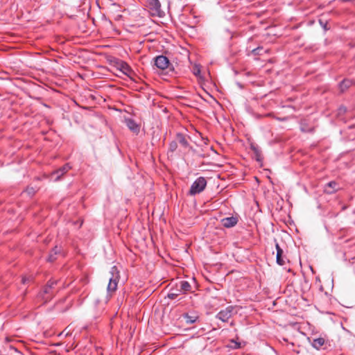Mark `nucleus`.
I'll list each match as a JSON object with an SVG mask.
<instances>
[{
    "mask_svg": "<svg viewBox=\"0 0 355 355\" xmlns=\"http://www.w3.org/2000/svg\"><path fill=\"white\" fill-rule=\"evenodd\" d=\"M327 345V340L324 338H314L311 343V345L313 348L317 350H320L322 349H325L324 347Z\"/></svg>",
    "mask_w": 355,
    "mask_h": 355,
    "instance_id": "12",
    "label": "nucleus"
},
{
    "mask_svg": "<svg viewBox=\"0 0 355 355\" xmlns=\"http://www.w3.org/2000/svg\"><path fill=\"white\" fill-rule=\"evenodd\" d=\"M178 148V141H172L169 143L168 152L174 153Z\"/></svg>",
    "mask_w": 355,
    "mask_h": 355,
    "instance_id": "21",
    "label": "nucleus"
},
{
    "mask_svg": "<svg viewBox=\"0 0 355 355\" xmlns=\"http://www.w3.org/2000/svg\"><path fill=\"white\" fill-rule=\"evenodd\" d=\"M250 149L254 153V158L256 159V161L259 163H261L263 162V157L262 155L261 150L259 148V147L257 144H251Z\"/></svg>",
    "mask_w": 355,
    "mask_h": 355,
    "instance_id": "11",
    "label": "nucleus"
},
{
    "mask_svg": "<svg viewBox=\"0 0 355 355\" xmlns=\"http://www.w3.org/2000/svg\"><path fill=\"white\" fill-rule=\"evenodd\" d=\"M176 141L184 148H187L189 146V143L186 136L180 132L176 134Z\"/></svg>",
    "mask_w": 355,
    "mask_h": 355,
    "instance_id": "17",
    "label": "nucleus"
},
{
    "mask_svg": "<svg viewBox=\"0 0 355 355\" xmlns=\"http://www.w3.org/2000/svg\"><path fill=\"white\" fill-rule=\"evenodd\" d=\"M60 253V249L55 246L50 252L47 261L49 262H53L56 259V255Z\"/></svg>",
    "mask_w": 355,
    "mask_h": 355,
    "instance_id": "19",
    "label": "nucleus"
},
{
    "mask_svg": "<svg viewBox=\"0 0 355 355\" xmlns=\"http://www.w3.org/2000/svg\"><path fill=\"white\" fill-rule=\"evenodd\" d=\"M111 64L115 67L118 70L121 71L124 75L131 77L133 74V71L128 64L119 58H114L110 60Z\"/></svg>",
    "mask_w": 355,
    "mask_h": 355,
    "instance_id": "5",
    "label": "nucleus"
},
{
    "mask_svg": "<svg viewBox=\"0 0 355 355\" xmlns=\"http://www.w3.org/2000/svg\"><path fill=\"white\" fill-rule=\"evenodd\" d=\"M145 6L153 17L162 18L165 16V12L162 9L159 0H145Z\"/></svg>",
    "mask_w": 355,
    "mask_h": 355,
    "instance_id": "1",
    "label": "nucleus"
},
{
    "mask_svg": "<svg viewBox=\"0 0 355 355\" xmlns=\"http://www.w3.org/2000/svg\"><path fill=\"white\" fill-rule=\"evenodd\" d=\"M262 50V48L261 47H258L257 49H254L252 50V53L254 54V55H259L260 54V51Z\"/></svg>",
    "mask_w": 355,
    "mask_h": 355,
    "instance_id": "23",
    "label": "nucleus"
},
{
    "mask_svg": "<svg viewBox=\"0 0 355 355\" xmlns=\"http://www.w3.org/2000/svg\"><path fill=\"white\" fill-rule=\"evenodd\" d=\"M275 248H276V250H277V255H276L277 263L278 265H279V266H284L286 263L285 259H284V257L283 256L284 251L280 248V246H279V243L277 242L276 239L275 240Z\"/></svg>",
    "mask_w": 355,
    "mask_h": 355,
    "instance_id": "10",
    "label": "nucleus"
},
{
    "mask_svg": "<svg viewBox=\"0 0 355 355\" xmlns=\"http://www.w3.org/2000/svg\"><path fill=\"white\" fill-rule=\"evenodd\" d=\"M181 294H183L182 291H180V288L175 285V287H172L168 293V297L174 300Z\"/></svg>",
    "mask_w": 355,
    "mask_h": 355,
    "instance_id": "18",
    "label": "nucleus"
},
{
    "mask_svg": "<svg viewBox=\"0 0 355 355\" xmlns=\"http://www.w3.org/2000/svg\"><path fill=\"white\" fill-rule=\"evenodd\" d=\"M200 69H198V70H197V71H195L193 72V73H194V75L197 76L198 73H200Z\"/></svg>",
    "mask_w": 355,
    "mask_h": 355,
    "instance_id": "25",
    "label": "nucleus"
},
{
    "mask_svg": "<svg viewBox=\"0 0 355 355\" xmlns=\"http://www.w3.org/2000/svg\"><path fill=\"white\" fill-rule=\"evenodd\" d=\"M176 286H178L180 288V291H182L184 293H186L187 292L191 291V286L189 283V282L185 280H180L178 282L176 283Z\"/></svg>",
    "mask_w": 355,
    "mask_h": 355,
    "instance_id": "16",
    "label": "nucleus"
},
{
    "mask_svg": "<svg viewBox=\"0 0 355 355\" xmlns=\"http://www.w3.org/2000/svg\"><path fill=\"white\" fill-rule=\"evenodd\" d=\"M339 189V184L336 181H331L324 187V192L327 194H333Z\"/></svg>",
    "mask_w": 355,
    "mask_h": 355,
    "instance_id": "9",
    "label": "nucleus"
},
{
    "mask_svg": "<svg viewBox=\"0 0 355 355\" xmlns=\"http://www.w3.org/2000/svg\"><path fill=\"white\" fill-rule=\"evenodd\" d=\"M352 85V81L349 79H344L339 83V87L342 92H345Z\"/></svg>",
    "mask_w": 355,
    "mask_h": 355,
    "instance_id": "20",
    "label": "nucleus"
},
{
    "mask_svg": "<svg viewBox=\"0 0 355 355\" xmlns=\"http://www.w3.org/2000/svg\"><path fill=\"white\" fill-rule=\"evenodd\" d=\"M340 112L343 111L345 112H346V108L345 107H340Z\"/></svg>",
    "mask_w": 355,
    "mask_h": 355,
    "instance_id": "26",
    "label": "nucleus"
},
{
    "mask_svg": "<svg viewBox=\"0 0 355 355\" xmlns=\"http://www.w3.org/2000/svg\"><path fill=\"white\" fill-rule=\"evenodd\" d=\"M26 191L30 196H33L35 193V190L33 187H27Z\"/></svg>",
    "mask_w": 355,
    "mask_h": 355,
    "instance_id": "22",
    "label": "nucleus"
},
{
    "mask_svg": "<svg viewBox=\"0 0 355 355\" xmlns=\"http://www.w3.org/2000/svg\"><path fill=\"white\" fill-rule=\"evenodd\" d=\"M182 317L185 319L187 324H193L199 319V315L196 312L184 313Z\"/></svg>",
    "mask_w": 355,
    "mask_h": 355,
    "instance_id": "15",
    "label": "nucleus"
},
{
    "mask_svg": "<svg viewBox=\"0 0 355 355\" xmlns=\"http://www.w3.org/2000/svg\"><path fill=\"white\" fill-rule=\"evenodd\" d=\"M301 130L303 132H312L313 130V128H311L310 130H307V129H306L305 128H303V127L301 128Z\"/></svg>",
    "mask_w": 355,
    "mask_h": 355,
    "instance_id": "24",
    "label": "nucleus"
},
{
    "mask_svg": "<svg viewBox=\"0 0 355 355\" xmlns=\"http://www.w3.org/2000/svg\"><path fill=\"white\" fill-rule=\"evenodd\" d=\"M239 307L238 306L230 305L220 310L215 318L223 322H229L233 315L238 313Z\"/></svg>",
    "mask_w": 355,
    "mask_h": 355,
    "instance_id": "2",
    "label": "nucleus"
},
{
    "mask_svg": "<svg viewBox=\"0 0 355 355\" xmlns=\"http://www.w3.org/2000/svg\"><path fill=\"white\" fill-rule=\"evenodd\" d=\"M125 124L127 127L134 133L138 134L140 131V126L137 122L132 119H126Z\"/></svg>",
    "mask_w": 355,
    "mask_h": 355,
    "instance_id": "13",
    "label": "nucleus"
},
{
    "mask_svg": "<svg viewBox=\"0 0 355 355\" xmlns=\"http://www.w3.org/2000/svg\"><path fill=\"white\" fill-rule=\"evenodd\" d=\"M207 180L204 177L198 178L191 184L188 194L196 196L202 192L207 186Z\"/></svg>",
    "mask_w": 355,
    "mask_h": 355,
    "instance_id": "4",
    "label": "nucleus"
},
{
    "mask_svg": "<svg viewBox=\"0 0 355 355\" xmlns=\"http://www.w3.org/2000/svg\"><path fill=\"white\" fill-rule=\"evenodd\" d=\"M238 223V218L234 216L224 218L221 220L222 225L227 228L235 226Z\"/></svg>",
    "mask_w": 355,
    "mask_h": 355,
    "instance_id": "14",
    "label": "nucleus"
},
{
    "mask_svg": "<svg viewBox=\"0 0 355 355\" xmlns=\"http://www.w3.org/2000/svg\"><path fill=\"white\" fill-rule=\"evenodd\" d=\"M110 273L112 275L107 285L108 292H114L117 289L118 282L119 280V271L116 266H114L111 268Z\"/></svg>",
    "mask_w": 355,
    "mask_h": 355,
    "instance_id": "6",
    "label": "nucleus"
},
{
    "mask_svg": "<svg viewBox=\"0 0 355 355\" xmlns=\"http://www.w3.org/2000/svg\"><path fill=\"white\" fill-rule=\"evenodd\" d=\"M57 284L58 281L53 279H51L47 282L41 293V296L44 300L46 302L53 298L56 293L55 286Z\"/></svg>",
    "mask_w": 355,
    "mask_h": 355,
    "instance_id": "3",
    "label": "nucleus"
},
{
    "mask_svg": "<svg viewBox=\"0 0 355 355\" xmlns=\"http://www.w3.org/2000/svg\"><path fill=\"white\" fill-rule=\"evenodd\" d=\"M234 325V322L232 320L230 322V326L233 327Z\"/></svg>",
    "mask_w": 355,
    "mask_h": 355,
    "instance_id": "27",
    "label": "nucleus"
},
{
    "mask_svg": "<svg viewBox=\"0 0 355 355\" xmlns=\"http://www.w3.org/2000/svg\"><path fill=\"white\" fill-rule=\"evenodd\" d=\"M153 60L155 66L159 69L164 70L168 68H169L171 70L174 69L168 58L165 55H157L154 58Z\"/></svg>",
    "mask_w": 355,
    "mask_h": 355,
    "instance_id": "7",
    "label": "nucleus"
},
{
    "mask_svg": "<svg viewBox=\"0 0 355 355\" xmlns=\"http://www.w3.org/2000/svg\"><path fill=\"white\" fill-rule=\"evenodd\" d=\"M22 282H23V283L24 284V283L26 282V279H25V278H23V279H22Z\"/></svg>",
    "mask_w": 355,
    "mask_h": 355,
    "instance_id": "28",
    "label": "nucleus"
},
{
    "mask_svg": "<svg viewBox=\"0 0 355 355\" xmlns=\"http://www.w3.org/2000/svg\"><path fill=\"white\" fill-rule=\"evenodd\" d=\"M71 169V166L69 164H66L58 170L55 171L52 173V176L55 177L54 180L58 181L61 179V177L64 175V173H66L68 171Z\"/></svg>",
    "mask_w": 355,
    "mask_h": 355,
    "instance_id": "8",
    "label": "nucleus"
}]
</instances>
